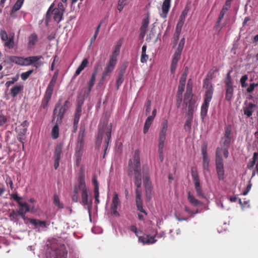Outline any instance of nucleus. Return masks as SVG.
<instances>
[{
  "mask_svg": "<svg viewBox=\"0 0 258 258\" xmlns=\"http://www.w3.org/2000/svg\"><path fill=\"white\" fill-rule=\"evenodd\" d=\"M79 194H80L81 201L80 203L84 206H87L89 213H90L92 202H89V189L86 186L85 175L81 174L78 179V182L74 187L73 193L72 196V200L75 203L79 201Z\"/></svg>",
  "mask_w": 258,
  "mask_h": 258,
  "instance_id": "f257e3e1",
  "label": "nucleus"
},
{
  "mask_svg": "<svg viewBox=\"0 0 258 258\" xmlns=\"http://www.w3.org/2000/svg\"><path fill=\"white\" fill-rule=\"evenodd\" d=\"M134 171L135 175V184L137 187H141L142 185V175L140 163V151L139 150L135 151L133 163L132 160L129 161L128 175L131 176Z\"/></svg>",
  "mask_w": 258,
  "mask_h": 258,
  "instance_id": "f03ea898",
  "label": "nucleus"
},
{
  "mask_svg": "<svg viewBox=\"0 0 258 258\" xmlns=\"http://www.w3.org/2000/svg\"><path fill=\"white\" fill-rule=\"evenodd\" d=\"M121 43L119 44H118L115 49V50L114 51L113 53V55L111 56V58H110L108 62L107 63L106 67H105L104 71L102 74V76L101 78L100 79L99 81V85H102L105 80L106 79V77L107 76H110L112 72L114 70L115 67L116 66V64L117 63V58L116 56H115V54L118 55L119 53V47L120 46Z\"/></svg>",
  "mask_w": 258,
  "mask_h": 258,
  "instance_id": "7ed1b4c3",
  "label": "nucleus"
},
{
  "mask_svg": "<svg viewBox=\"0 0 258 258\" xmlns=\"http://www.w3.org/2000/svg\"><path fill=\"white\" fill-rule=\"evenodd\" d=\"M168 124L167 119H164L162 122L161 127L159 134L158 152L159 154V159L161 162H162L164 160L163 152L165 142L166 140V133L168 129Z\"/></svg>",
  "mask_w": 258,
  "mask_h": 258,
  "instance_id": "20e7f679",
  "label": "nucleus"
},
{
  "mask_svg": "<svg viewBox=\"0 0 258 258\" xmlns=\"http://www.w3.org/2000/svg\"><path fill=\"white\" fill-rule=\"evenodd\" d=\"M62 99H59L58 102L55 104L53 110V119L57 117L56 122L60 123L63 117L64 114L67 110L70 107V102L69 100H66L63 104L60 106Z\"/></svg>",
  "mask_w": 258,
  "mask_h": 258,
  "instance_id": "39448f33",
  "label": "nucleus"
},
{
  "mask_svg": "<svg viewBox=\"0 0 258 258\" xmlns=\"http://www.w3.org/2000/svg\"><path fill=\"white\" fill-rule=\"evenodd\" d=\"M57 77L58 73L55 72L45 91L44 97L41 103V107L43 108H45L47 106L48 102L51 99Z\"/></svg>",
  "mask_w": 258,
  "mask_h": 258,
  "instance_id": "423d86ee",
  "label": "nucleus"
},
{
  "mask_svg": "<svg viewBox=\"0 0 258 258\" xmlns=\"http://www.w3.org/2000/svg\"><path fill=\"white\" fill-rule=\"evenodd\" d=\"M213 92L214 89L212 87H211L206 91L204 102L202 105L201 109V116L202 119H204L207 114L210 102L213 97Z\"/></svg>",
  "mask_w": 258,
  "mask_h": 258,
  "instance_id": "0eeeda50",
  "label": "nucleus"
},
{
  "mask_svg": "<svg viewBox=\"0 0 258 258\" xmlns=\"http://www.w3.org/2000/svg\"><path fill=\"white\" fill-rule=\"evenodd\" d=\"M53 4L51 5L48 9L46 14V18L49 19L50 18L51 15H53V20L57 23H59L62 20L64 13L58 10V9L53 8Z\"/></svg>",
  "mask_w": 258,
  "mask_h": 258,
  "instance_id": "6e6552de",
  "label": "nucleus"
},
{
  "mask_svg": "<svg viewBox=\"0 0 258 258\" xmlns=\"http://www.w3.org/2000/svg\"><path fill=\"white\" fill-rule=\"evenodd\" d=\"M120 205V201L118 198V195L116 192H114L113 195L112 199L111 207H110V213L112 216L119 217V214L117 212V209L118 206Z\"/></svg>",
  "mask_w": 258,
  "mask_h": 258,
  "instance_id": "1a4fd4ad",
  "label": "nucleus"
},
{
  "mask_svg": "<svg viewBox=\"0 0 258 258\" xmlns=\"http://www.w3.org/2000/svg\"><path fill=\"white\" fill-rule=\"evenodd\" d=\"M191 176L195 184V190L197 196L199 198H204L205 195L201 186L200 181L197 172L192 170Z\"/></svg>",
  "mask_w": 258,
  "mask_h": 258,
  "instance_id": "9d476101",
  "label": "nucleus"
},
{
  "mask_svg": "<svg viewBox=\"0 0 258 258\" xmlns=\"http://www.w3.org/2000/svg\"><path fill=\"white\" fill-rule=\"evenodd\" d=\"M208 145L204 143L201 147V153L203 156V164L204 168L209 171V159L207 153Z\"/></svg>",
  "mask_w": 258,
  "mask_h": 258,
  "instance_id": "9b49d317",
  "label": "nucleus"
},
{
  "mask_svg": "<svg viewBox=\"0 0 258 258\" xmlns=\"http://www.w3.org/2000/svg\"><path fill=\"white\" fill-rule=\"evenodd\" d=\"M193 94H192V88L188 83L186 87V92L184 94L183 99V104L186 106L190 104H194L195 100L193 99Z\"/></svg>",
  "mask_w": 258,
  "mask_h": 258,
  "instance_id": "f8f14e48",
  "label": "nucleus"
},
{
  "mask_svg": "<svg viewBox=\"0 0 258 258\" xmlns=\"http://www.w3.org/2000/svg\"><path fill=\"white\" fill-rule=\"evenodd\" d=\"M67 253L64 246H60L55 250L50 252L49 258H67Z\"/></svg>",
  "mask_w": 258,
  "mask_h": 258,
  "instance_id": "ddd939ff",
  "label": "nucleus"
},
{
  "mask_svg": "<svg viewBox=\"0 0 258 258\" xmlns=\"http://www.w3.org/2000/svg\"><path fill=\"white\" fill-rule=\"evenodd\" d=\"M24 57L15 55L8 56L6 58L5 62L9 64H16L17 65L24 66Z\"/></svg>",
  "mask_w": 258,
  "mask_h": 258,
  "instance_id": "4468645a",
  "label": "nucleus"
},
{
  "mask_svg": "<svg viewBox=\"0 0 258 258\" xmlns=\"http://www.w3.org/2000/svg\"><path fill=\"white\" fill-rule=\"evenodd\" d=\"M143 183L145 186L146 197L148 200L151 199V192L152 190V183L150 180V177L148 174L143 177Z\"/></svg>",
  "mask_w": 258,
  "mask_h": 258,
  "instance_id": "2eb2a0df",
  "label": "nucleus"
},
{
  "mask_svg": "<svg viewBox=\"0 0 258 258\" xmlns=\"http://www.w3.org/2000/svg\"><path fill=\"white\" fill-rule=\"evenodd\" d=\"M95 74L96 73H92L91 76V78L90 79L89 81L87 83L88 87L87 88L85 89V92L84 94V97L87 98L89 96L90 93L94 86L97 76L96 75H95Z\"/></svg>",
  "mask_w": 258,
  "mask_h": 258,
  "instance_id": "dca6fc26",
  "label": "nucleus"
},
{
  "mask_svg": "<svg viewBox=\"0 0 258 258\" xmlns=\"http://www.w3.org/2000/svg\"><path fill=\"white\" fill-rule=\"evenodd\" d=\"M139 241L143 244H152L155 243L157 240L155 239L153 236H150L148 234H143L142 236H138Z\"/></svg>",
  "mask_w": 258,
  "mask_h": 258,
  "instance_id": "f3484780",
  "label": "nucleus"
},
{
  "mask_svg": "<svg viewBox=\"0 0 258 258\" xmlns=\"http://www.w3.org/2000/svg\"><path fill=\"white\" fill-rule=\"evenodd\" d=\"M19 206L20 207V209L18 211L19 215L23 218H24L26 213L28 212L30 210L29 206L26 202H19Z\"/></svg>",
  "mask_w": 258,
  "mask_h": 258,
  "instance_id": "a211bd4d",
  "label": "nucleus"
},
{
  "mask_svg": "<svg viewBox=\"0 0 258 258\" xmlns=\"http://www.w3.org/2000/svg\"><path fill=\"white\" fill-rule=\"evenodd\" d=\"M82 113V109L80 108V106H77L75 111L74 122H73V128L74 132H76L78 128V124L80 120V118Z\"/></svg>",
  "mask_w": 258,
  "mask_h": 258,
  "instance_id": "6ab92c4d",
  "label": "nucleus"
},
{
  "mask_svg": "<svg viewBox=\"0 0 258 258\" xmlns=\"http://www.w3.org/2000/svg\"><path fill=\"white\" fill-rule=\"evenodd\" d=\"M170 2L171 0L164 1L162 6V13L160 14L162 18H166L167 17V14L170 8Z\"/></svg>",
  "mask_w": 258,
  "mask_h": 258,
  "instance_id": "aec40b11",
  "label": "nucleus"
},
{
  "mask_svg": "<svg viewBox=\"0 0 258 258\" xmlns=\"http://www.w3.org/2000/svg\"><path fill=\"white\" fill-rule=\"evenodd\" d=\"M216 171L219 180H223L224 176V170L223 162H216Z\"/></svg>",
  "mask_w": 258,
  "mask_h": 258,
  "instance_id": "412c9836",
  "label": "nucleus"
},
{
  "mask_svg": "<svg viewBox=\"0 0 258 258\" xmlns=\"http://www.w3.org/2000/svg\"><path fill=\"white\" fill-rule=\"evenodd\" d=\"M43 57L41 55L30 56L31 65H33L36 68H38L43 64V62L40 61Z\"/></svg>",
  "mask_w": 258,
  "mask_h": 258,
  "instance_id": "4be33fe9",
  "label": "nucleus"
},
{
  "mask_svg": "<svg viewBox=\"0 0 258 258\" xmlns=\"http://www.w3.org/2000/svg\"><path fill=\"white\" fill-rule=\"evenodd\" d=\"M38 39L37 34L35 33L31 34L28 37V47L32 49L38 42Z\"/></svg>",
  "mask_w": 258,
  "mask_h": 258,
  "instance_id": "5701e85b",
  "label": "nucleus"
},
{
  "mask_svg": "<svg viewBox=\"0 0 258 258\" xmlns=\"http://www.w3.org/2000/svg\"><path fill=\"white\" fill-rule=\"evenodd\" d=\"M187 199L189 203L195 207L201 206L203 204L202 202L197 199L190 191L188 192Z\"/></svg>",
  "mask_w": 258,
  "mask_h": 258,
  "instance_id": "b1692460",
  "label": "nucleus"
},
{
  "mask_svg": "<svg viewBox=\"0 0 258 258\" xmlns=\"http://www.w3.org/2000/svg\"><path fill=\"white\" fill-rule=\"evenodd\" d=\"M89 63L88 60L87 58H84L83 61H82L81 63L80 64L77 70L76 71V72L74 74V78H76L78 75L80 74L81 72L86 68L87 67L88 64Z\"/></svg>",
  "mask_w": 258,
  "mask_h": 258,
  "instance_id": "393cba45",
  "label": "nucleus"
},
{
  "mask_svg": "<svg viewBox=\"0 0 258 258\" xmlns=\"http://www.w3.org/2000/svg\"><path fill=\"white\" fill-rule=\"evenodd\" d=\"M187 74L186 72H184L180 79L179 84L178 87L177 92L182 93L184 90L185 81Z\"/></svg>",
  "mask_w": 258,
  "mask_h": 258,
  "instance_id": "a878e982",
  "label": "nucleus"
},
{
  "mask_svg": "<svg viewBox=\"0 0 258 258\" xmlns=\"http://www.w3.org/2000/svg\"><path fill=\"white\" fill-rule=\"evenodd\" d=\"M255 107L256 105L255 104L252 103H249L247 106L243 109L244 114L247 117L251 116L254 111V108Z\"/></svg>",
  "mask_w": 258,
  "mask_h": 258,
  "instance_id": "bb28decb",
  "label": "nucleus"
},
{
  "mask_svg": "<svg viewBox=\"0 0 258 258\" xmlns=\"http://www.w3.org/2000/svg\"><path fill=\"white\" fill-rule=\"evenodd\" d=\"M149 23L148 19H144L142 21V25L140 28V36L142 37H144L146 34Z\"/></svg>",
  "mask_w": 258,
  "mask_h": 258,
  "instance_id": "cd10ccee",
  "label": "nucleus"
},
{
  "mask_svg": "<svg viewBox=\"0 0 258 258\" xmlns=\"http://www.w3.org/2000/svg\"><path fill=\"white\" fill-rule=\"evenodd\" d=\"M23 85H17L11 89V94L13 97H16L23 90Z\"/></svg>",
  "mask_w": 258,
  "mask_h": 258,
  "instance_id": "c85d7f7f",
  "label": "nucleus"
},
{
  "mask_svg": "<svg viewBox=\"0 0 258 258\" xmlns=\"http://www.w3.org/2000/svg\"><path fill=\"white\" fill-rule=\"evenodd\" d=\"M125 69H121L119 72L116 81V88L119 89L120 86L122 84L124 80V75L125 73Z\"/></svg>",
  "mask_w": 258,
  "mask_h": 258,
  "instance_id": "c756f323",
  "label": "nucleus"
},
{
  "mask_svg": "<svg viewBox=\"0 0 258 258\" xmlns=\"http://www.w3.org/2000/svg\"><path fill=\"white\" fill-rule=\"evenodd\" d=\"M111 127H112V126H111V125H110V127L107 130V131H106V132L105 133V135H106V139L105 140V143L106 144V147H105V148L104 149V155H103V158L105 157L106 152V150L107 149L108 146L109 145V141H110V138H111Z\"/></svg>",
  "mask_w": 258,
  "mask_h": 258,
  "instance_id": "7c9ffc66",
  "label": "nucleus"
},
{
  "mask_svg": "<svg viewBox=\"0 0 258 258\" xmlns=\"http://www.w3.org/2000/svg\"><path fill=\"white\" fill-rule=\"evenodd\" d=\"M224 148L218 147L216 153V162H223L222 159V154H223Z\"/></svg>",
  "mask_w": 258,
  "mask_h": 258,
  "instance_id": "2f4dec72",
  "label": "nucleus"
},
{
  "mask_svg": "<svg viewBox=\"0 0 258 258\" xmlns=\"http://www.w3.org/2000/svg\"><path fill=\"white\" fill-rule=\"evenodd\" d=\"M147 45H144L142 48V55L141 57V61L142 63H145L147 61L149 56L146 54Z\"/></svg>",
  "mask_w": 258,
  "mask_h": 258,
  "instance_id": "473e14b6",
  "label": "nucleus"
},
{
  "mask_svg": "<svg viewBox=\"0 0 258 258\" xmlns=\"http://www.w3.org/2000/svg\"><path fill=\"white\" fill-rule=\"evenodd\" d=\"M233 87H226L225 99L228 101H230L233 98Z\"/></svg>",
  "mask_w": 258,
  "mask_h": 258,
  "instance_id": "72a5a7b5",
  "label": "nucleus"
},
{
  "mask_svg": "<svg viewBox=\"0 0 258 258\" xmlns=\"http://www.w3.org/2000/svg\"><path fill=\"white\" fill-rule=\"evenodd\" d=\"M62 144H59L56 146L54 151V159H60V155L62 151Z\"/></svg>",
  "mask_w": 258,
  "mask_h": 258,
  "instance_id": "f704fd0d",
  "label": "nucleus"
},
{
  "mask_svg": "<svg viewBox=\"0 0 258 258\" xmlns=\"http://www.w3.org/2000/svg\"><path fill=\"white\" fill-rule=\"evenodd\" d=\"M53 204L58 209L64 208L63 203L60 201L59 196L57 195H54L53 196Z\"/></svg>",
  "mask_w": 258,
  "mask_h": 258,
  "instance_id": "c9c22d12",
  "label": "nucleus"
},
{
  "mask_svg": "<svg viewBox=\"0 0 258 258\" xmlns=\"http://www.w3.org/2000/svg\"><path fill=\"white\" fill-rule=\"evenodd\" d=\"M51 137L53 139H56L59 137V127L57 123H56L52 129Z\"/></svg>",
  "mask_w": 258,
  "mask_h": 258,
  "instance_id": "e433bc0d",
  "label": "nucleus"
},
{
  "mask_svg": "<svg viewBox=\"0 0 258 258\" xmlns=\"http://www.w3.org/2000/svg\"><path fill=\"white\" fill-rule=\"evenodd\" d=\"M185 43V39L182 38L180 40L178 45L177 48L175 51V53L181 54L182 51L183 49Z\"/></svg>",
  "mask_w": 258,
  "mask_h": 258,
  "instance_id": "4c0bfd02",
  "label": "nucleus"
},
{
  "mask_svg": "<svg viewBox=\"0 0 258 258\" xmlns=\"http://www.w3.org/2000/svg\"><path fill=\"white\" fill-rule=\"evenodd\" d=\"M5 41V46L8 47L9 49H12L14 47L13 36L9 37Z\"/></svg>",
  "mask_w": 258,
  "mask_h": 258,
  "instance_id": "58836bf2",
  "label": "nucleus"
},
{
  "mask_svg": "<svg viewBox=\"0 0 258 258\" xmlns=\"http://www.w3.org/2000/svg\"><path fill=\"white\" fill-rule=\"evenodd\" d=\"M24 0H17L12 8L13 12H17L19 10L24 3Z\"/></svg>",
  "mask_w": 258,
  "mask_h": 258,
  "instance_id": "ea45409f",
  "label": "nucleus"
},
{
  "mask_svg": "<svg viewBox=\"0 0 258 258\" xmlns=\"http://www.w3.org/2000/svg\"><path fill=\"white\" fill-rule=\"evenodd\" d=\"M102 22H101L100 23V24L98 25V26L96 28V29L95 31V33H94V34L93 35V36L91 38V40H90V43L91 44H92L96 40L97 36H98V34L99 32V31H100V28H101V25L102 24Z\"/></svg>",
  "mask_w": 258,
  "mask_h": 258,
  "instance_id": "a19ab883",
  "label": "nucleus"
},
{
  "mask_svg": "<svg viewBox=\"0 0 258 258\" xmlns=\"http://www.w3.org/2000/svg\"><path fill=\"white\" fill-rule=\"evenodd\" d=\"M219 69L217 67H214L208 74L206 78L209 80H211L214 77L215 73L218 72Z\"/></svg>",
  "mask_w": 258,
  "mask_h": 258,
  "instance_id": "79ce46f5",
  "label": "nucleus"
},
{
  "mask_svg": "<svg viewBox=\"0 0 258 258\" xmlns=\"http://www.w3.org/2000/svg\"><path fill=\"white\" fill-rule=\"evenodd\" d=\"M232 127L231 125H227L225 128L224 138L231 139Z\"/></svg>",
  "mask_w": 258,
  "mask_h": 258,
  "instance_id": "37998d69",
  "label": "nucleus"
},
{
  "mask_svg": "<svg viewBox=\"0 0 258 258\" xmlns=\"http://www.w3.org/2000/svg\"><path fill=\"white\" fill-rule=\"evenodd\" d=\"M231 140V139L230 138H226L224 137L222 138L221 144L223 146L224 148H228L229 147Z\"/></svg>",
  "mask_w": 258,
  "mask_h": 258,
  "instance_id": "c03bdc74",
  "label": "nucleus"
},
{
  "mask_svg": "<svg viewBox=\"0 0 258 258\" xmlns=\"http://www.w3.org/2000/svg\"><path fill=\"white\" fill-rule=\"evenodd\" d=\"M33 70H29L27 72L22 73L21 75V79L24 81L26 80L29 77L30 75L33 73Z\"/></svg>",
  "mask_w": 258,
  "mask_h": 258,
  "instance_id": "a18cd8bd",
  "label": "nucleus"
},
{
  "mask_svg": "<svg viewBox=\"0 0 258 258\" xmlns=\"http://www.w3.org/2000/svg\"><path fill=\"white\" fill-rule=\"evenodd\" d=\"M18 216H19V212L14 210L9 214V217L11 221H16Z\"/></svg>",
  "mask_w": 258,
  "mask_h": 258,
  "instance_id": "49530a36",
  "label": "nucleus"
},
{
  "mask_svg": "<svg viewBox=\"0 0 258 258\" xmlns=\"http://www.w3.org/2000/svg\"><path fill=\"white\" fill-rule=\"evenodd\" d=\"M192 118L187 117L184 125V129L186 131H190L191 129V125Z\"/></svg>",
  "mask_w": 258,
  "mask_h": 258,
  "instance_id": "de8ad7c7",
  "label": "nucleus"
},
{
  "mask_svg": "<svg viewBox=\"0 0 258 258\" xmlns=\"http://www.w3.org/2000/svg\"><path fill=\"white\" fill-rule=\"evenodd\" d=\"M188 106V111L186 113V115L187 117L192 118V115L194 111V104H190L187 105Z\"/></svg>",
  "mask_w": 258,
  "mask_h": 258,
  "instance_id": "09e8293b",
  "label": "nucleus"
},
{
  "mask_svg": "<svg viewBox=\"0 0 258 258\" xmlns=\"http://www.w3.org/2000/svg\"><path fill=\"white\" fill-rule=\"evenodd\" d=\"M19 79V75L17 74L15 77H13L12 78V80L7 81L6 84L5 86L6 87L8 88L11 85L14 84L15 82H16Z\"/></svg>",
  "mask_w": 258,
  "mask_h": 258,
  "instance_id": "8fccbe9b",
  "label": "nucleus"
},
{
  "mask_svg": "<svg viewBox=\"0 0 258 258\" xmlns=\"http://www.w3.org/2000/svg\"><path fill=\"white\" fill-rule=\"evenodd\" d=\"M126 0H119L117 4V10L120 12L123 10L124 6L126 5Z\"/></svg>",
  "mask_w": 258,
  "mask_h": 258,
  "instance_id": "3c124183",
  "label": "nucleus"
},
{
  "mask_svg": "<svg viewBox=\"0 0 258 258\" xmlns=\"http://www.w3.org/2000/svg\"><path fill=\"white\" fill-rule=\"evenodd\" d=\"M84 132H83L82 134L80 133L79 136V139L78 141V147H81V148H83L84 145Z\"/></svg>",
  "mask_w": 258,
  "mask_h": 258,
  "instance_id": "603ef678",
  "label": "nucleus"
},
{
  "mask_svg": "<svg viewBox=\"0 0 258 258\" xmlns=\"http://www.w3.org/2000/svg\"><path fill=\"white\" fill-rule=\"evenodd\" d=\"M248 80V76L246 75H243L240 78V82L242 88H245L247 86V84L246 81Z\"/></svg>",
  "mask_w": 258,
  "mask_h": 258,
  "instance_id": "864d4df0",
  "label": "nucleus"
},
{
  "mask_svg": "<svg viewBox=\"0 0 258 258\" xmlns=\"http://www.w3.org/2000/svg\"><path fill=\"white\" fill-rule=\"evenodd\" d=\"M8 120L7 116L3 114H0V126H4L8 122Z\"/></svg>",
  "mask_w": 258,
  "mask_h": 258,
  "instance_id": "5fc2aeb1",
  "label": "nucleus"
},
{
  "mask_svg": "<svg viewBox=\"0 0 258 258\" xmlns=\"http://www.w3.org/2000/svg\"><path fill=\"white\" fill-rule=\"evenodd\" d=\"M182 93L177 92L176 95V106L179 108L182 102Z\"/></svg>",
  "mask_w": 258,
  "mask_h": 258,
  "instance_id": "6e6d98bb",
  "label": "nucleus"
},
{
  "mask_svg": "<svg viewBox=\"0 0 258 258\" xmlns=\"http://www.w3.org/2000/svg\"><path fill=\"white\" fill-rule=\"evenodd\" d=\"M16 131L18 133V135L25 136L27 131V128L18 127L16 129Z\"/></svg>",
  "mask_w": 258,
  "mask_h": 258,
  "instance_id": "4d7b16f0",
  "label": "nucleus"
},
{
  "mask_svg": "<svg viewBox=\"0 0 258 258\" xmlns=\"http://www.w3.org/2000/svg\"><path fill=\"white\" fill-rule=\"evenodd\" d=\"M181 57V55L177 53H174L173 56V58L172 60L171 63L174 64H177L178 61L180 60Z\"/></svg>",
  "mask_w": 258,
  "mask_h": 258,
  "instance_id": "13d9d810",
  "label": "nucleus"
},
{
  "mask_svg": "<svg viewBox=\"0 0 258 258\" xmlns=\"http://www.w3.org/2000/svg\"><path fill=\"white\" fill-rule=\"evenodd\" d=\"M184 21L179 20L176 26L175 31L181 32Z\"/></svg>",
  "mask_w": 258,
  "mask_h": 258,
  "instance_id": "bf43d9fd",
  "label": "nucleus"
},
{
  "mask_svg": "<svg viewBox=\"0 0 258 258\" xmlns=\"http://www.w3.org/2000/svg\"><path fill=\"white\" fill-rule=\"evenodd\" d=\"M210 80L206 78L204 81L203 87L207 89V90H208L211 87H212V88L213 89L212 85L210 82Z\"/></svg>",
  "mask_w": 258,
  "mask_h": 258,
  "instance_id": "052dcab7",
  "label": "nucleus"
},
{
  "mask_svg": "<svg viewBox=\"0 0 258 258\" xmlns=\"http://www.w3.org/2000/svg\"><path fill=\"white\" fill-rule=\"evenodd\" d=\"M188 11H189L188 8L187 7H185L184 11L182 12V14L180 16L179 20H182V21H184L185 16L187 14Z\"/></svg>",
  "mask_w": 258,
  "mask_h": 258,
  "instance_id": "680f3d73",
  "label": "nucleus"
},
{
  "mask_svg": "<svg viewBox=\"0 0 258 258\" xmlns=\"http://www.w3.org/2000/svg\"><path fill=\"white\" fill-rule=\"evenodd\" d=\"M0 36H1V39L3 41H6V40H7L8 38H9L8 36V34H7V33L5 30H1V32H0Z\"/></svg>",
  "mask_w": 258,
  "mask_h": 258,
  "instance_id": "e2e57ef3",
  "label": "nucleus"
},
{
  "mask_svg": "<svg viewBox=\"0 0 258 258\" xmlns=\"http://www.w3.org/2000/svg\"><path fill=\"white\" fill-rule=\"evenodd\" d=\"M17 139L20 142H21L22 144V149L24 150V141L26 139L25 136L18 135Z\"/></svg>",
  "mask_w": 258,
  "mask_h": 258,
  "instance_id": "0e129e2a",
  "label": "nucleus"
},
{
  "mask_svg": "<svg viewBox=\"0 0 258 258\" xmlns=\"http://www.w3.org/2000/svg\"><path fill=\"white\" fill-rule=\"evenodd\" d=\"M30 222L32 224L34 225V226H41L42 225V222H43L42 221L38 220L36 219H31L30 221Z\"/></svg>",
  "mask_w": 258,
  "mask_h": 258,
  "instance_id": "69168bd1",
  "label": "nucleus"
},
{
  "mask_svg": "<svg viewBox=\"0 0 258 258\" xmlns=\"http://www.w3.org/2000/svg\"><path fill=\"white\" fill-rule=\"evenodd\" d=\"M225 84L226 87H233V81L232 79H226L225 81Z\"/></svg>",
  "mask_w": 258,
  "mask_h": 258,
  "instance_id": "338daca9",
  "label": "nucleus"
},
{
  "mask_svg": "<svg viewBox=\"0 0 258 258\" xmlns=\"http://www.w3.org/2000/svg\"><path fill=\"white\" fill-rule=\"evenodd\" d=\"M142 188L141 187H137L136 189V198H142Z\"/></svg>",
  "mask_w": 258,
  "mask_h": 258,
  "instance_id": "774afa93",
  "label": "nucleus"
}]
</instances>
